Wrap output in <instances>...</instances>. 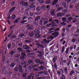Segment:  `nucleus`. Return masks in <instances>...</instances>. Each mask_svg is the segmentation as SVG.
<instances>
[{"label": "nucleus", "instance_id": "423d86ee", "mask_svg": "<svg viewBox=\"0 0 79 79\" xmlns=\"http://www.w3.org/2000/svg\"><path fill=\"white\" fill-rule=\"evenodd\" d=\"M20 20H21V17H18L13 21V23L15 24L18 23H19Z\"/></svg>", "mask_w": 79, "mask_h": 79}, {"label": "nucleus", "instance_id": "de8ad7c7", "mask_svg": "<svg viewBox=\"0 0 79 79\" xmlns=\"http://www.w3.org/2000/svg\"><path fill=\"white\" fill-rule=\"evenodd\" d=\"M63 7H60L57 8V10L58 11H60V10H63Z\"/></svg>", "mask_w": 79, "mask_h": 79}, {"label": "nucleus", "instance_id": "4d7b16f0", "mask_svg": "<svg viewBox=\"0 0 79 79\" xmlns=\"http://www.w3.org/2000/svg\"><path fill=\"white\" fill-rule=\"evenodd\" d=\"M19 36L20 37H23L25 36V35L24 34H20V35H19Z\"/></svg>", "mask_w": 79, "mask_h": 79}, {"label": "nucleus", "instance_id": "6e6552de", "mask_svg": "<svg viewBox=\"0 0 79 79\" xmlns=\"http://www.w3.org/2000/svg\"><path fill=\"white\" fill-rule=\"evenodd\" d=\"M28 35L30 37H33L34 35V31H33L31 33H29Z\"/></svg>", "mask_w": 79, "mask_h": 79}, {"label": "nucleus", "instance_id": "7c9ffc66", "mask_svg": "<svg viewBox=\"0 0 79 79\" xmlns=\"http://www.w3.org/2000/svg\"><path fill=\"white\" fill-rule=\"evenodd\" d=\"M43 74V71L38 73L37 75H36V77H39V74Z\"/></svg>", "mask_w": 79, "mask_h": 79}, {"label": "nucleus", "instance_id": "20e7f679", "mask_svg": "<svg viewBox=\"0 0 79 79\" xmlns=\"http://www.w3.org/2000/svg\"><path fill=\"white\" fill-rule=\"evenodd\" d=\"M38 68H35L34 69V71H42V70H43L44 69V68L42 65L40 67H38Z\"/></svg>", "mask_w": 79, "mask_h": 79}, {"label": "nucleus", "instance_id": "f8f14e48", "mask_svg": "<svg viewBox=\"0 0 79 79\" xmlns=\"http://www.w3.org/2000/svg\"><path fill=\"white\" fill-rule=\"evenodd\" d=\"M31 26V24H27V27H29V30H32L33 29V27L32 26L30 27Z\"/></svg>", "mask_w": 79, "mask_h": 79}, {"label": "nucleus", "instance_id": "f3484780", "mask_svg": "<svg viewBox=\"0 0 79 79\" xmlns=\"http://www.w3.org/2000/svg\"><path fill=\"white\" fill-rule=\"evenodd\" d=\"M74 70H72L70 73L69 74V76H71L73 74H74Z\"/></svg>", "mask_w": 79, "mask_h": 79}, {"label": "nucleus", "instance_id": "4be33fe9", "mask_svg": "<svg viewBox=\"0 0 79 79\" xmlns=\"http://www.w3.org/2000/svg\"><path fill=\"white\" fill-rule=\"evenodd\" d=\"M51 15H55V10H52L51 11Z\"/></svg>", "mask_w": 79, "mask_h": 79}, {"label": "nucleus", "instance_id": "f257e3e1", "mask_svg": "<svg viewBox=\"0 0 79 79\" xmlns=\"http://www.w3.org/2000/svg\"><path fill=\"white\" fill-rule=\"evenodd\" d=\"M20 72L22 73H23V68L22 66L20 65H19V67L17 66H16L14 69V71L16 72H18V71H19Z\"/></svg>", "mask_w": 79, "mask_h": 79}, {"label": "nucleus", "instance_id": "2f4dec72", "mask_svg": "<svg viewBox=\"0 0 79 79\" xmlns=\"http://www.w3.org/2000/svg\"><path fill=\"white\" fill-rule=\"evenodd\" d=\"M17 50H18V51H20V52H23V48H17Z\"/></svg>", "mask_w": 79, "mask_h": 79}, {"label": "nucleus", "instance_id": "774afa93", "mask_svg": "<svg viewBox=\"0 0 79 79\" xmlns=\"http://www.w3.org/2000/svg\"><path fill=\"white\" fill-rule=\"evenodd\" d=\"M37 79H44V77H39Z\"/></svg>", "mask_w": 79, "mask_h": 79}, {"label": "nucleus", "instance_id": "412c9836", "mask_svg": "<svg viewBox=\"0 0 79 79\" xmlns=\"http://www.w3.org/2000/svg\"><path fill=\"white\" fill-rule=\"evenodd\" d=\"M41 9H42L41 7L40 8L39 6H38L36 8V11H40V10Z\"/></svg>", "mask_w": 79, "mask_h": 79}, {"label": "nucleus", "instance_id": "cd10ccee", "mask_svg": "<svg viewBox=\"0 0 79 79\" xmlns=\"http://www.w3.org/2000/svg\"><path fill=\"white\" fill-rule=\"evenodd\" d=\"M7 48L8 49H10V48H11V44H9L7 45Z\"/></svg>", "mask_w": 79, "mask_h": 79}, {"label": "nucleus", "instance_id": "6e6d98bb", "mask_svg": "<svg viewBox=\"0 0 79 79\" xmlns=\"http://www.w3.org/2000/svg\"><path fill=\"white\" fill-rule=\"evenodd\" d=\"M69 52V48H67V49L66 50V51H65L66 53H68V52Z\"/></svg>", "mask_w": 79, "mask_h": 79}, {"label": "nucleus", "instance_id": "052dcab7", "mask_svg": "<svg viewBox=\"0 0 79 79\" xmlns=\"http://www.w3.org/2000/svg\"><path fill=\"white\" fill-rule=\"evenodd\" d=\"M5 60V57H3L2 59V61H4Z\"/></svg>", "mask_w": 79, "mask_h": 79}, {"label": "nucleus", "instance_id": "6ab92c4d", "mask_svg": "<svg viewBox=\"0 0 79 79\" xmlns=\"http://www.w3.org/2000/svg\"><path fill=\"white\" fill-rule=\"evenodd\" d=\"M63 70L64 71V72L65 74H68V69H67V68L64 67L63 69Z\"/></svg>", "mask_w": 79, "mask_h": 79}, {"label": "nucleus", "instance_id": "72a5a7b5", "mask_svg": "<svg viewBox=\"0 0 79 79\" xmlns=\"http://www.w3.org/2000/svg\"><path fill=\"white\" fill-rule=\"evenodd\" d=\"M27 21L26 20H23L22 21L20 22L21 23V24H24V23H27Z\"/></svg>", "mask_w": 79, "mask_h": 79}, {"label": "nucleus", "instance_id": "13d9d810", "mask_svg": "<svg viewBox=\"0 0 79 79\" xmlns=\"http://www.w3.org/2000/svg\"><path fill=\"white\" fill-rule=\"evenodd\" d=\"M38 50V49H33V52H37V51L36 50Z\"/></svg>", "mask_w": 79, "mask_h": 79}, {"label": "nucleus", "instance_id": "a211bd4d", "mask_svg": "<svg viewBox=\"0 0 79 79\" xmlns=\"http://www.w3.org/2000/svg\"><path fill=\"white\" fill-rule=\"evenodd\" d=\"M17 36L16 35H13L10 37V39L12 40L13 39H14L15 38H16Z\"/></svg>", "mask_w": 79, "mask_h": 79}, {"label": "nucleus", "instance_id": "bb28decb", "mask_svg": "<svg viewBox=\"0 0 79 79\" xmlns=\"http://www.w3.org/2000/svg\"><path fill=\"white\" fill-rule=\"evenodd\" d=\"M67 19L66 18H63L62 19V20L63 22H66L67 21V20H66Z\"/></svg>", "mask_w": 79, "mask_h": 79}, {"label": "nucleus", "instance_id": "aec40b11", "mask_svg": "<svg viewBox=\"0 0 79 79\" xmlns=\"http://www.w3.org/2000/svg\"><path fill=\"white\" fill-rule=\"evenodd\" d=\"M27 62L25 60H23L22 61L21 64L22 65H24V64H26Z\"/></svg>", "mask_w": 79, "mask_h": 79}, {"label": "nucleus", "instance_id": "4468645a", "mask_svg": "<svg viewBox=\"0 0 79 79\" xmlns=\"http://www.w3.org/2000/svg\"><path fill=\"white\" fill-rule=\"evenodd\" d=\"M57 60V57L56 56H54L53 60V63H55Z\"/></svg>", "mask_w": 79, "mask_h": 79}, {"label": "nucleus", "instance_id": "f704fd0d", "mask_svg": "<svg viewBox=\"0 0 79 79\" xmlns=\"http://www.w3.org/2000/svg\"><path fill=\"white\" fill-rule=\"evenodd\" d=\"M39 19H40V16L36 17L35 20V21H38Z\"/></svg>", "mask_w": 79, "mask_h": 79}, {"label": "nucleus", "instance_id": "5701e85b", "mask_svg": "<svg viewBox=\"0 0 79 79\" xmlns=\"http://www.w3.org/2000/svg\"><path fill=\"white\" fill-rule=\"evenodd\" d=\"M53 35H56V37H58V36L59 35V32H54L53 34Z\"/></svg>", "mask_w": 79, "mask_h": 79}, {"label": "nucleus", "instance_id": "37998d69", "mask_svg": "<svg viewBox=\"0 0 79 79\" xmlns=\"http://www.w3.org/2000/svg\"><path fill=\"white\" fill-rule=\"evenodd\" d=\"M35 36V37H40V35L38 34H36Z\"/></svg>", "mask_w": 79, "mask_h": 79}, {"label": "nucleus", "instance_id": "0e129e2a", "mask_svg": "<svg viewBox=\"0 0 79 79\" xmlns=\"http://www.w3.org/2000/svg\"><path fill=\"white\" fill-rule=\"evenodd\" d=\"M23 67L24 69H26L27 67V65L26 64H24L23 66Z\"/></svg>", "mask_w": 79, "mask_h": 79}, {"label": "nucleus", "instance_id": "39448f33", "mask_svg": "<svg viewBox=\"0 0 79 79\" xmlns=\"http://www.w3.org/2000/svg\"><path fill=\"white\" fill-rule=\"evenodd\" d=\"M35 62L37 64H43L44 62L43 61H40V59H37L35 60Z\"/></svg>", "mask_w": 79, "mask_h": 79}, {"label": "nucleus", "instance_id": "c756f323", "mask_svg": "<svg viewBox=\"0 0 79 79\" xmlns=\"http://www.w3.org/2000/svg\"><path fill=\"white\" fill-rule=\"evenodd\" d=\"M22 56H26V55H27V54L26 53V52H22L21 54Z\"/></svg>", "mask_w": 79, "mask_h": 79}, {"label": "nucleus", "instance_id": "a878e982", "mask_svg": "<svg viewBox=\"0 0 79 79\" xmlns=\"http://www.w3.org/2000/svg\"><path fill=\"white\" fill-rule=\"evenodd\" d=\"M15 8H16V7H14L12 8H11L10 9V10L9 11L10 12H12V11H13L15 10Z\"/></svg>", "mask_w": 79, "mask_h": 79}, {"label": "nucleus", "instance_id": "69168bd1", "mask_svg": "<svg viewBox=\"0 0 79 79\" xmlns=\"http://www.w3.org/2000/svg\"><path fill=\"white\" fill-rule=\"evenodd\" d=\"M26 18H27V16H24L22 18V20H24V19H26Z\"/></svg>", "mask_w": 79, "mask_h": 79}, {"label": "nucleus", "instance_id": "c85d7f7f", "mask_svg": "<svg viewBox=\"0 0 79 79\" xmlns=\"http://www.w3.org/2000/svg\"><path fill=\"white\" fill-rule=\"evenodd\" d=\"M23 6H28V3L25 2L23 4Z\"/></svg>", "mask_w": 79, "mask_h": 79}, {"label": "nucleus", "instance_id": "58836bf2", "mask_svg": "<svg viewBox=\"0 0 79 79\" xmlns=\"http://www.w3.org/2000/svg\"><path fill=\"white\" fill-rule=\"evenodd\" d=\"M54 21H55V22H56V23H57V24H59V22H60L59 20L58 19H56L54 20Z\"/></svg>", "mask_w": 79, "mask_h": 79}, {"label": "nucleus", "instance_id": "79ce46f5", "mask_svg": "<svg viewBox=\"0 0 79 79\" xmlns=\"http://www.w3.org/2000/svg\"><path fill=\"white\" fill-rule=\"evenodd\" d=\"M72 21L73 23H76V22L77 21V19L75 18H73V19H72Z\"/></svg>", "mask_w": 79, "mask_h": 79}, {"label": "nucleus", "instance_id": "4c0bfd02", "mask_svg": "<svg viewBox=\"0 0 79 79\" xmlns=\"http://www.w3.org/2000/svg\"><path fill=\"white\" fill-rule=\"evenodd\" d=\"M61 79H66V77L64 75L62 74V77H61Z\"/></svg>", "mask_w": 79, "mask_h": 79}, {"label": "nucleus", "instance_id": "2eb2a0df", "mask_svg": "<svg viewBox=\"0 0 79 79\" xmlns=\"http://www.w3.org/2000/svg\"><path fill=\"white\" fill-rule=\"evenodd\" d=\"M43 74H45L46 76H47L48 75V71L47 70H44L43 71Z\"/></svg>", "mask_w": 79, "mask_h": 79}, {"label": "nucleus", "instance_id": "a19ab883", "mask_svg": "<svg viewBox=\"0 0 79 79\" xmlns=\"http://www.w3.org/2000/svg\"><path fill=\"white\" fill-rule=\"evenodd\" d=\"M60 24L62 25V26H66V23H64V22H63L62 23H61Z\"/></svg>", "mask_w": 79, "mask_h": 79}, {"label": "nucleus", "instance_id": "ddd939ff", "mask_svg": "<svg viewBox=\"0 0 79 79\" xmlns=\"http://www.w3.org/2000/svg\"><path fill=\"white\" fill-rule=\"evenodd\" d=\"M37 53L39 54V55H38V56H39V57H41L42 56V53L41 52L38 51L37 52Z\"/></svg>", "mask_w": 79, "mask_h": 79}, {"label": "nucleus", "instance_id": "9b49d317", "mask_svg": "<svg viewBox=\"0 0 79 79\" xmlns=\"http://www.w3.org/2000/svg\"><path fill=\"white\" fill-rule=\"evenodd\" d=\"M45 19L44 18H42L40 20V25H42V23H43V21H44Z\"/></svg>", "mask_w": 79, "mask_h": 79}, {"label": "nucleus", "instance_id": "f03ea898", "mask_svg": "<svg viewBox=\"0 0 79 79\" xmlns=\"http://www.w3.org/2000/svg\"><path fill=\"white\" fill-rule=\"evenodd\" d=\"M67 9H64L63 10L62 13H59L57 14V16L58 17H61L63 16H64L65 14L67 13Z\"/></svg>", "mask_w": 79, "mask_h": 79}, {"label": "nucleus", "instance_id": "5fc2aeb1", "mask_svg": "<svg viewBox=\"0 0 79 79\" xmlns=\"http://www.w3.org/2000/svg\"><path fill=\"white\" fill-rule=\"evenodd\" d=\"M71 41L72 42H76V39L73 38L72 39Z\"/></svg>", "mask_w": 79, "mask_h": 79}, {"label": "nucleus", "instance_id": "e2e57ef3", "mask_svg": "<svg viewBox=\"0 0 79 79\" xmlns=\"http://www.w3.org/2000/svg\"><path fill=\"white\" fill-rule=\"evenodd\" d=\"M44 24H47L48 23V20H46V21H44Z\"/></svg>", "mask_w": 79, "mask_h": 79}, {"label": "nucleus", "instance_id": "c9c22d12", "mask_svg": "<svg viewBox=\"0 0 79 79\" xmlns=\"http://www.w3.org/2000/svg\"><path fill=\"white\" fill-rule=\"evenodd\" d=\"M15 1H14L11 3V6H14L15 4Z\"/></svg>", "mask_w": 79, "mask_h": 79}, {"label": "nucleus", "instance_id": "338daca9", "mask_svg": "<svg viewBox=\"0 0 79 79\" xmlns=\"http://www.w3.org/2000/svg\"><path fill=\"white\" fill-rule=\"evenodd\" d=\"M60 71L62 72V74H63L64 73V71H63V69L62 68L60 69Z\"/></svg>", "mask_w": 79, "mask_h": 79}, {"label": "nucleus", "instance_id": "a18cd8bd", "mask_svg": "<svg viewBox=\"0 0 79 79\" xmlns=\"http://www.w3.org/2000/svg\"><path fill=\"white\" fill-rule=\"evenodd\" d=\"M76 8L77 10H79V3H77V5Z\"/></svg>", "mask_w": 79, "mask_h": 79}, {"label": "nucleus", "instance_id": "864d4df0", "mask_svg": "<svg viewBox=\"0 0 79 79\" xmlns=\"http://www.w3.org/2000/svg\"><path fill=\"white\" fill-rule=\"evenodd\" d=\"M24 1H21L20 2V4L21 5H23V4H24Z\"/></svg>", "mask_w": 79, "mask_h": 79}, {"label": "nucleus", "instance_id": "49530a36", "mask_svg": "<svg viewBox=\"0 0 79 79\" xmlns=\"http://www.w3.org/2000/svg\"><path fill=\"white\" fill-rule=\"evenodd\" d=\"M61 51H62L61 53H63V52L64 51V47H62V48Z\"/></svg>", "mask_w": 79, "mask_h": 79}, {"label": "nucleus", "instance_id": "8fccbe9b", "mask_svg": "<svg viewBox=\"0 0 79 79\" xmlns=\"http://www.w3.org/2000/svg\"><path fill=\"white\" fill-rule=\"evenodd\" d=\"M12 34H13V31H12L11 33L8 35V37L9 38L10 37H11V35H12Z\"/></svg>", "mask_w": 79, "mask_h": 79}, {"label": "nucleus", "instance_id": "c03bdc74", "mask_svg": "<svg viewBox=\"0 0 79 79\" xmlns=\"http://www.w3.org/2000/svg\"><path fill=\"white\" fill-rule=\"evenodd\" d=\"M72 19H73V18H72V17H70L68 19V20L69 21H71V20H72Z\"/></svg>", "mask_w": 79, "mask_h": 79}, {"label": "nucleus", "instance_id": "603ef678", "mask_svg": "<svg viewBox=\"0 0 79 79\" xmlns=\"http://www.w3.org/2000/svg\"><path fill=\"white\" fill-rule=\"evenodd\" d=\"M26 75H27V74L24 73L23 74L22 76L23 77H26Z\"/></svg>", "mask_w": 79, "mask_h": 79}, {"label": "nucleus", "instance_id": "e433bc0d", "mask_svg": "<svg viewBox=\"0 0 79 79\" xmlns=\"http://www.w3.org/2000/svg\"><path fill=\"white\" fill-rule=\"evenodd\" d=\"M16 18V16L14 14L13 15V16H12V19H15Z\"/></svg>", "mask_w": 79, "mask_h": 79}, {"label": "nucleus", "instance_id": "dca6fc26", "mask_svg": "<svg viewBox=\"0 0 79 79\" xmlns=\"http://www.w3.org/2000/svg\"><path fill=\"white\" fill-rule=\"evenodd\" d=\"M15 64H16L15 63L12 62L10 65V67H11V68H14V67H15Z\"/></svg>", "mask_w": 79, "mask_h": 79}, {"label": "nucleus", "instance_id": "09e8293b", "mask_svg": "<svg viewBox=\"0 0 79 79\" xmlns=\"http://www.w3.org/2000/svg\"><path fill=\"white\" fill-rule=\"evenodd\" d=\"M38 2H39L40 3H43L44 2V1H42V0H39Z\"/></svg>", "mask_w": 79, "mask_h": 79}, {"label": "nucleus", "instance_id": "680f3d73", "mask_svg": "<svg viewBox=\"0 0 79 79\" xmlns=\"http://www.w3.org/2000/svg\"><path fill=\"white\" fill-rule=\"evenodd\" d=\"M63 6H64V8H66V3H65L63 4Z\"/></svg>", "mask_w": 79, "mask_h": 79}, {"label": "nucleus", "instance_id": "473e14b6", "mask_svg": "<svg viewBox=\"0 0 79 79\" xmlns=\"http://www.w3.org/2000/svg\"><path fill=\"white\" fill-rule=\"evenodd\" d=\"M34 77L32 76H29L28 77V79H34Z\"/></svg>", "mask_w": 79, "mask_h": 79}, {"label": "nucleus", "instance_id": "0eeeda50", "mask_svg": "<svg viewBox=\"0 0 79 79\" xmlns=\"http://www.w3.org/2000/svg\"><path fill=\"white\" fill-rule=\"evenodd\" d=\"M23 49H24V50H27L30 48V47L27 46V45H23Z\"/></svg>", "mask_w": 79, "mask_h": 79}, {"label": "nucleus", "instance_id": "bf43d9fd", "mask_svg": "<svg viewBox=\"0 0 79 79\" xmlns=\"http://www.w3.org/2000/svg\"><path fill=\"white\" fill-rule=\"evenodd\" d=\"M20 58L21 60H24V59L25 58V57H24V56H22Z\"/></svg>", "mask_w": 79, "mask_h": 79}, {"label": "nucleus", "instance_id": "393cba45", "mask_svg": "<svg viewBox=\"0 0 79 79\" xmlns=\"http://www.w3.org/2000/svg\"><path fill=\"white\" fill-rule=\"evenodd\" d=\"M34 32L35 33H38V34H40V31L39 30H34Z\"/></svg>", "mask_w": 79, "mask_h": 79}, {"label": "nucleus", "instance_id": "7ed1b4c3", "mask_svg": "<svg viewBox=\"0 0 79 79\" xmlns=\"http://www.w3.org/2000/svg\"><path fill=\"white\" fill-rule=\"evenodd\" d=\"M35 1V0H30L29 1V4L31 5V6H30V7L31 8H35V6H33L34 5V2Z\"/></svg>", "mask_w": 79, "mask_h": 79}, {"label": "nucleus", "instance_id": "1a4fd4ad", "mask_svg": "<svg viewBox=\"0 0 79 79\" xmlns=\"http://www.w3.org/2000/svg\"><path fill=\"white\" fill-rule=\"evenodd\" d=\"M58 2V0H54L52 3V5H55Z\"/></svg>", "mask_w": 79, "mask_h": 79}, {"label": "nucleus", "instance_id": "ea45409f", "mask_svg": "<svg viewBox=\"0 0 79 79\" xmlns=\"http://www.w3.org/2000/svg\"><path fill=\"white\" fill-rule=\"evenodd\" d=\"M51 3V1L49 0V1H46V4H50Z\"/></svg>", "mask_w": 79, "mask_h": 79}, {"label": "nucleus", "instance_id": "b1692460", "mask_svg": "<svg viewBox=\"0 0 79 79\" xmlns=\"http://www.w3.org/2000/svg\"><path fill=\"white\" fill-rule=\"evenodd\" d=\"M54 69L56 70H58V66L56 65V64H55L54 65Z\"/></svg>", "mask_w": 79, "mask_h": 79}, {"label": "nucleus", "instance_id": "9d476101", "mask_svg": "<svg viewBox=\"0 0 79 79\" xmlns=\"http://www.w3.org/2000/svg\"><path fill=\"white\" fill-rule=\"evenodd\" d=\"M15 52L16 49H14L13 50L10 52V54L11 56H13V54H14V53H15Z\"/></svg>", "mask_w": 79, "mask_h": 79}, {"label": "nucleus", "instance_id": "3c124183", "mask_svg": "<svg viewBox=\"0 0 79 79\" xmlns=\"http://www.w3.org/2000/svg\"><path fill=\"white\" fill-rule=\"evenodd\" d=\"M32 62H33V61L30 60L28 61V64H31V63H32Z\"/></svg>", "mask_w": 79, "mask_h": 79}]
</instances>
